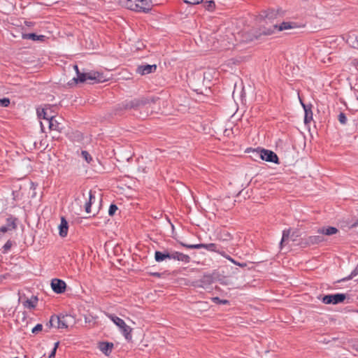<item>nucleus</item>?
Here are the masks:
<instances>
[{"mask_svg":"<svg viewBox=\"0 0 358 358\" xmlns=\"http://www.w3.org/2000/svg\"><path fill=\"white\" fill-rule=\"evenodd\" d=\"M159 98L154 96H140L132 99H126L115 107V114L123 110H133L139 113V117L146 118L152 113L151 105L155 103Z\"/></svg>","mask_w":358,"mask_h":358,"instance_id":"f257e3e1","label":"nucleus"},{"mask_svg":"<svg viewBox=\"0 0 358 358\" xmlns=\"http://www.w3.org/2000/svg\"><path fill=\"white\" fill-rule=\"evenodd\" d=\"M91 203L90 201H87L85 205V211L86 213H90L91 212Z\"/></svg>","mask_w":358,"mask_h":358,"instance_id":"c03bdc74","label":"nucleus"},{"mask_svg":"<svg viewBox=\"0 0 358 358\" xmlns=\"http://www.w3.org/2000/svg\"><path fill=\"white\" fill-rule=\"evenodd\" d=\"M118 208L117 206V205H115V203H111L109 206V209H108V215L110 216H113L115 213V212L117 210Z\"/></svg>","mask_w":358,"mask_h":358,"instance_id":"c9c22d12","label":"nucleus"},{"mask_svg":"<svg viewBox=\"0 0 358 358\" xmlns=\"http://www.w3.org/2000/svg\"><path fill=\"white\" fill-rule=\"evenodd\" d=\"M183 1L187 4L194 5L200 3L203 0H183Z\"/></svg>","mask_w":358,"mask_h":358,"instance_id":"79ce46f5","label":"nucleus"},{"mask_svg":"<svg viewBox=\"0 0 358 358\" xmlns=\"http://www.w3.org/2000/svg\"><path fill=\"white\" fill-rule=\"evenodd\" d=\"M43 330V325L41 324H37L31 330V332L34 334H38L39 331Z\"/></svg>","mask_w":358,"mask_h":358,"instance_id":"ea45409f","label":"nucleus"},{"mask_svg":"<svg viewBox=\"0 0 358 358\" xmlns=\"http://www.w3.org/2000/svg\"><path fill=\"white\" fill-rule=\"evenodd\" d=\"M300 102L301 106L304 110L305 115H304V124H308L313 120V113L312 111L313 105L312 104H306L304 103L301 99H300Z\"/></svg>","mask_w":358,"mask_h":358,"instance_id":"9b49d317","label":"nucleus"},{"mask_svg":"<svg viewBox=\"0 0 358 358\" xmlns=\"http://www.w3.org/2000/svg\"><path fill=\"white\" fill-rule=\"evenodd\" d=\"M338 231V229L335 227H323L322 228L318 229L317 233L321 234L322 236H331L333 234H336Z\"/></svg>","mask_w":358,"mask_h":358,"instance_id":"f3484780","label":"nucleus"},{"mask_svg":"<svg viewBox=\"0 0 358 358\" xmlns=\"http://www.w3.org/2000/svg\"><path fill=\"white\" fill-rule=\"evenodd\" d=\"M17 218L10 215L6 219V226L9 228L10 231L14 230L17 228Z\"/></svg>","mask_w":358,"mask_h":358,"instance_id":"b1692460","label":"nucleus"},{"mask_svg":"<svg viewBox=\"0 0 358 358\" xmlns=\"http://www.w3.org/2000/svg\"><path fill=\"white\" fill-rule=\"evenodd\" d=\"M13 245V242L10 240L7 241V242L3 246V253L6 254L8 250L11 248Z\"/></svg>","mask_w":358,"mask_h":358,"instance_id":"e433bc0d","label":"nucleus"},{"mask_svg":"<svg viewBox=\"0 0 358 358\" xmlns=\"http://www.w3.org/2000/svg\"><path fill=\"white\" fill-rule=\"evenodd\" d=\"M347 295L343 293H336L334 294L319 295L317 299L324 304L337 305L342 303L346 299Z\"/></svg>","mask_w":358,"mask_h":358,"instance_id":"39448f33","label":"nucleus"},{"mask_svg":"<svg viewBox=\"0 0 358 358\" xmlns=\"http://www.w3.org/2000/svg\"><path fill=\"white\" fill-rule=\"evenodd\" d=\"M289 234H290V229H285V230H283L282 239H281V241L280 242V249L282 248L283 243L286 241L288 240Z\"/></svg>","mask_w":358,"mask_h":358,"instance_id":"c85d7f7f","label":"nucleus"},{"mask_svg":"<svg viewBox=\"0 0 358 358\" xmlns=\"http://www.w3.org/2000/svg\"><path fill=\"white\" fill-rule=\"evenodd\" d=\"M358 226V218L351 224V228H355Z\"/></svg>","mask_w":358,"mask_h":358,"instance_id":"09e8293b","label":"nucleus"},{"mask_svg":"<svg viewBox=\"0 0 358 358\" xmlns=\"http://www.w3.org/2000/svg\"><path fill=\"white\" fill-rule=\"evenodd\" d=\"M212 301L217 304H229V301L227 299H221L218 296L212 298Z\"/></svg>","mask_w":358,"mask_h":358,"instance_id":"473e14b6","label":"nucleus"},{"mask_svg":"<svg viewBox=\"0 0 358 358\" xmlns=\"http://www.w3.org/2000/svg\"><path fill=\"white\" fill-rule=\"evenodd\" d=\"M51 287L54 292L57 294H62L66 291V282L58 278H54L51 280Z\"/></svg>","mask_w":358,"mask_h":358,"instance_id":"9d476101","label":"nucleus"},{"mask_svg":"<svg viewBox=\"0 0 358 358\" xmlns=\"http://www.w3.org/2000/svg\"><path fill=\"white\" fill-rule=\"evenodd\" d=\"M38 298L34 296L33 299H27L24 303V306L31 309L34 308L36 306Z\"/></svg>","mask_w":358,"mask_h":358,"instance_id":"bb28decb","label":"nucleus"},{"mask_svg":"<svg viewBox=\"0 0 358 358\" xmlns=\"http://www.w3.org/2000/svg\"><path fill=\"white\" fill-rule=\"evenodd\" d=\"M252 152L254 154V157H259L262 160L277 164L280 163L278 155L272 150L258 148L257 149H254Z\"/></svg>","mask_w":358,"mask_h":358,"instance_id":"7ed1b4c3","label":"nucleus"},{"mask_svg":"<svg viewBox=\"0 0 358 358\" xmlns=\"http://www.w3.org/2000/svg\"><path fill=\"white\" fill-rule=\"evenodd\" d=\"M324 241V238L321 234L317 236H310L301 238L300 245L301 247H310Z\"/></svg>","mask_w":358,"mask_h":358,"instance_id":"6e6552de","label":"nucleus"},{"mask_svg":"<svg viewBox=\"0 0 358 358\" xmlns=\"http://www.w3.org/2000/svg\"><path fill=\"white\" fill-rule=\"evenodd\" d=\"M215 4L213 1H207L205 2V7L209 11H213L215 8Z\"/></svg>","mask_w":358,"mask_h":358,"instance_id":"f704fd0d","label":"nucleus"},{"mask_svg":"<svg viewBox=\"0 0 358 358\" xmlns=\"http://www.w3.org/2000/svg\"><path fill=\"white\" fill-rule=\"evenodd\" d=\"M167 271L163 273L159 272H148V275L156 278H162L164 275L166 274Z\"/></svg>","mask_w":358,"mask_h":358,"instance_id":"58836bf2","label":"nucleus"},{"mask_svg":"<svg viewBox=\"0 0 358 358\" xmlns=\"http://www.w3.org/2000/svg\"><path fill=\"white\" fill-rule=\"evenodd\" d=\"M81 156L85 159L87 163H90L92 161V157L90 155V153L86 150H83L81 152Z\"/></svg>","mask_w":358,"mask_h":358,"instance_id":"72a5a7b5","label":"nucleus"},{"mask_svg":"<svg viewBox=\"0 0 358 358\" xmlns=\"http://www.w3.org/2000/svg\"><path fill=\"white\" fill-rule=\"evenodd\" d=\"M338 120L339 122L343 125L346 124L348 121L346 115L343 112L340 113L339 115H338Z\"/></svg>","mask_w":358,"mask_h":358,"instance_id":"2f4dec72","label":"nucleus"},{"mask_svg":"<svg viewBox=\"0 0 358 358\" xmlns=\"http://www.w3.org/2000/svg\"><path fill=\"white\" fill-rule=\"evenodd\" d=\"M56 317L57 329H68L69 327H73L75 324V319L71 315L59 314L56 315Z\"/></svg>","mask_w":358,"mask_h":358,"instance_id":"0eeeda50","label":"nucleus"},{"mask_svg":"<svg viewBox=\"0 0 358 358\" xmlns=\"http://www.w3.org/2000/svg\"><path fill=\"white\" fill-rule=\"evenodd\" d=\"M219 236L220 239L223 241H229L232 239V236L231 235V234L226 230L221 231Z\"/></svg>","mask_w":358,"mask_h":358,"instance_id":"cd10ccee","label":"nucleus"},{"mask_svg":"<svg viewBox=\"0 0 358 358\" xmlns=\"http://www.w3.org/2000/svg\"><path fill=\"white\" fill-rule=\"evenodd\" d=\"M55 323L57 324V317H56V315H52L50 317L49 322L46 324V326L48 328H51L53 327H57V325H55Z\"/></svg>","mask_w":358,"mask_h":358,"instance_id":"7c9ffc66","label":"nucleus"},{"mask_svg":"<svg viewBox=\"0 0 358 358\" xmlns=\"http://www.w3.org/2000/svg\"><path fill=\"white\" fill-rule=\"evenodd\" d=\"M121 3L127 8L137 12L138 7L137 6L138 3L136 0H121Z\"/></svg>","mask_w":358,"mask_h":358,"instance_id":"aec40b11","label":"nucleus"},{"mask_svg":"<svg viewBox=\"0 0 358 358\" xmlns=\"http://www.w3.org/2000/svg\"><path fill=\"white\" fill-rule=\"evenodd\" d=\"M2 237V234L0 233V239Z\"/></svg>","mask_w":358,"mask_h":358,"instance_id":"4d7b16f0","label":"nucleus"},{"mask_svg":"<svg viewBox=\"0 0 358 358\" xmlns=\"http://www.w3.org/2000/svg\"><path fill=\"white\" fill-rule=\"evenodd\" d=\"M215 273H205L200 279L194 280L192 282V285L194 287L208 288L215 280Z\"/></svg>","mask_w":358,"mask_h":358,"instance_id":"423d86ee","label":"nucleus"},{"mask_svg":"<svg viewBox=\"0 0 358 358\" xmlns=\"http://www.w3.org/2000/svg\"><path fill=\"white\" fill-rule=\"evenodd\" d=\"M69 224L66 220L64 217H61V223L59 225V234L61 237H66L68 234Z\"/></svg>","mask_w":358,"mask_h":358,"instance_id":"dca6fc26","label":"nucleus"},{"mask_svg":"<svg viewBox=\"0 0 358 358\" xmlns=\"http://www.w3.org/2000/svg\"><path fill=\"white\" fill-rule=\"evenodd\" d=\"M58 345H59V342H57L55 343V347L53 348L52 352L49 355V358H54L55 357V354H56V351H57Z\"/></svg>","mask_w":358,"mask_h":358,"instance_id":"a19ab883","label":"nucleus"},{"mask_svg":"<svg viewBox=\"0 0 358 358\" xmlns=\"http://www.w3.org/2000/svg\"><path fill=\"white\" fill-rule=\"evenodd\" d=\"M37 115L39 119H43L49 122V118H52L54 116L49 115L47 112V109L42 108V109H37Z\"/></svg>","mask_w":358,"mask_h":358,"instance_id":"393cba45","label":"nucleus"},{"mask_svg":"<svg viewBox=\"0 0 358 358\" xmlns=\"http://www.w3.org/2000/svg\"><path fill=\"white\" fill-rule=\"evenodd\" d=\"M5 277L3 276V275H0V282H1L3 280V279H4Z\"/></svg>","mask_w":358,"mask_h":358,"instance_id":"6e6d98bb","label":"nucleus"},{"mask_svg":"<svg viewBox=\"0 0 358 358\" xmlns=\"http://www.w3.org/2000/svg\"><path fill=\"white\" fill-rule=\"evenodd\" d=\"M353 64L356 66H358V59H355L353 60Z\"/></svg>","mask_w":358,"mask_h":358,"instance_id":"603ef678","label":"nucleus"},{"mask_svg":"<svg viewBox=\"0 0 358 358\" xmlns=\"http://www.w3.org/2000/svg\"><path fill=\"white\" fill-rule=\"evenodd\" d=\"M202 246H203V248H205L208 251L215 252L218 254L220 252V247L215 243H207V244L202 243Z\"/></svg>","mask_w":358,"mask_h":358,"instance_id":"a878e982","label":"nucleus"},{"mask_svg":"<svg viewBox=\"0 0 358 358\" xmlns=\"http://www.w3.org/2000/svg\"><path fill=\"white\" fill-rule=\"evenodd\" d=\"M278 15V12L275 11L274 10H269L267 11L266 15H265V22L266 24H268V22H271L273 24V20L276 19Z\"/></svg>","mask_w":358,"mask_h":358,"instance_id":"412c9836","label":"nucleus"},{"mask_svg":"<svg viewBox=\"0 0 358 358\" xmlns=\"http://www.w3.org/2000/svg\"><path fill=\"white\" fill-rule=\"evenodd\" d=\"M10 231L9 228H8L6 225L0 227V233L1 234L3 233H6L7 231Z\"/></svg>","mask_w":358,"mask_h":358,"instance_id":"de8ad7c7","label":"nucleus"},{"mask_svg":"<svg viewBox=\"0 0 358 358\" xmlns=\"http://www.w3.org/2000/svg\"><path fill=\"white\" fill-rule=\"evenodd\" d=\"M231 262H232L235 265H237L241 268H244V267L247 266V264L245 262L241 263V262H236L235 259H231Z\"/></svg>","mask_w":358,"mask_h":358,"instance_id":"37998d69","label":"nucleus"},{"mask_svg":"<svg viewBox=\"0 0 358 358\" xmlns=\"http://www.w3.org/2000/svg\"><path fill=\"white\" fill-rule=\"evenodd\" d=\"M76 83H83L89 81L90 84L103 83L107 80L103 73L98 71H90L87 73H78L76 78L73 79Z\"/></svg>","mask_w":358,"mask_h":358,"instance_id":"f03ea898","label":"nucleus"},{"mask_svg":"<svg viewBox=\"0 0 358 358\" xmlns=\"http://www.w3.org/2000/svg\"><path fill=\"white\" fill-rule=\"evenodd\" d=\"M95 200V196L94 194L92 193V191H90L89 192V201H90V203H92L93 202V201Z\"/></svg>","mask_w":358,"mask_h":358,"instance_id":"49530a36","label":"nucleus"},{"mask_svg":"<svg viewBox=\"0 0 358 358\" xmlns=\"http://www.w3.org/2000/svg\"><path fill=\"white\" fill-rule=\"evenodd\" d=\"M278 24H272L268 27L262 26L254 35L256 39L260 38L262 36H270L274 34L277 29Z\"/></svg>","mask_w":358,"mask_h":358,"instance_id":"1a4fd4ad","label":"nucleus"},{"mask_svg":"<svg viewBox=\"0 0 358 358\" xmlns=\"http://www.w3.org/2000/svg\"><path fill=\"white\" fill-rule=\"evenodd\" d=\"M108 317L114 322L115 325H117L120 328L124 338L127 341H131L132 338V329L129 326L127 325V324L122 319H121L120 317H117L114 314H110L108 315Z\"/></svg>","mask_w":358,"mask_h":358,"instance_id":"20e7f679","label":"nucleus"},{"mask_svg":"<svg viewBox=\"0 0 358 358\" xmlns=\"http://www.w3.org/2000/svg\"><path fill=\"white\" fill-rule=\"evenodd\" d=\"M48 124L50 130L61 131V130L62 129V127H61L60 124L57 122L55 117H53L52 118H49Z\"/></svg>","mask_w":358,"mask_h":358,"instance_id":"5701e85b","label":"nucleus"},{"mask_svg":"<svg viewBox=\"0 0 358 358\" xmlns=\"http://www.w3.org/2000/svg\"><path fill=\"white\" fill-rule=\"evenodd\" d=\"M166 259H170V250H165L163 252L161 251H155V259L157 262H161L164 261Z\"/></svg>","mask_w":358,"mask_h":358,"instance_id":"a211bd4d","label":"nucleus"},{"mask_svg":"<svg viewBox=\"0 0 358 358\" xmlns=\"http://www.w3.org/2000/svg\"><path fill=\"white\" fill-rule=\"evenodd\" d=\"M180 244L187 248V249H201V248H203V246H202V243H199V244H187V243H184L182 242H180Z\"/></svg>","mask_w":358,"mask_h":358,"instance_id":"c756f323","label":"nucleus"},{"mask_svg":"<svg viewBox=\"0 0 358 358\" xmlns=\"http://www.w3.org/2000/svg\"><path fill=\"white\" fill-rule=\"evenodd\" d=\"M73 68H74L75 71H76V75L78 73H80L79 69H78V66L77 65H74Z\"/></svg>","mask_w":358,"mask_h":358,"instance_id":"3c124183","label":"nucleus"},{"mask_svg":"<svg viewBox=\"0 0 358 358\" xmlns=\"http://www.w3.org/2000/svg\"><path fill=\"white\" fill-rule=\"evenodd\" d=\"M354 348H355L357 351H358V342H357V344L354 345Z\"/></svg>","mask_w":358,"mask_h":358,"instance_id":"864d4df0","label":"nucleus"},{"mask_svg":"<svg viewBox=\"0 0 358 358\" xmlns=\"http://www.w3.org/2000/svg\"><path fill=\"white\" fill-rule=\"evenodd\" d=\"M157 70L156 64H142L137 67L136 73L141 75H147L155 72Z\"/></svg>","mask_w":358,"mask_h":358,"instance_id":"ddd939ff","label":"nucleus"},{"mask_svg":"<svg viewBox=\"0 0 358 358\" xmlns=\"http://www.w3.org/2000/svg\"><path fill=\"white\" fill-rule=\"evenodd\" d=\"M22 38L23 39H29L32 41H44L46 38V36L44 35H37L35 33H29V34H22Z\"/></svg>","mask_w":358,"mask_h":358,"instance_id":"6ab92c4d","label":"nucleus"},{"mask_svg":"<svg viewBox=\"0 0 358 358\" xmlns=\"http://www.w3.org/2000/svg\"><path fill=\"white\" fill-rule=\"evenodd\" d=\"M136 1H137L138 7L137 12L148 13L151 10L150 0H136Z\"/></svg>","mask_w":358,"mask_h":358,"instance_id":"4468645a","label":"nucleus"},{"mask_svg":"<svg viewBox=\"0 0 358 358\" xmlns=\"http://www.w3.org/2000/svg\"><path fill=\"white\" fill-rule=\"evenodd\" d=\"M170 259H174L187 264L190 262L191 258L189 255L182 252L170 250Z\"/></svg>","mask_w":358,"mask_h":358,"instance_id":"f8f14e48","label":"nucleus"},{"mask_svg":"<svg viewBox=\"0 0 358 358\" xmlns=\"http://www.w3.org/2000/svg\"><path fill=\"white\" fill-rule=\"evenodd\" d=\"M219 254L221 255L222 257H225L226 259H227L228 260H229L230 262L231 259H234L229 255H227L224 251L220 250V252Z\"/></svg>","mask_w":358,"mask_h":358,"instance_id":"a18cd8bd","label":"nucleus"},{"mask_svg":"<svg viewBox=\"0 0 358 358\" xmlns=\"http://www.w3.org/2000/svg\"><path fill=\"white\" fill-rule=\"evenodd\" d=\"M357 312H358V310H357Z\"/></svg>","mask_w":358,"mask_h":358,"instance_id":"13d9d810","label":"nucleus"},{"mask_svg":"<svg viewBox=\"0 0 358 358\" xmlns=\"http://www.w3.org/2000/svg\"><path fill=\"white\" fill-rule=\"evenodd\" d=\"M296 27V22H283L279 25L278 24V27L276 31H281L283 30H287L289 29H292Z\"/></svg>","mask_w":358,"mask_h":358,"instance_id":"4be33fe9","label":"nucleus"},{"mask_svg":"<svg viewBox=\"0 0 358 358\" xmlns=\"http://www.w3.org/2000/svg\"><path fill=\"white\" fill-rule=\"evenodd\" d=\"M114 348V344L108 341L99 343V349L106 356L110 355Z\"/></svg>","mask_w":358,"mask_h":358,"instance_id":"2eb2a0df","label":"nucleus"},{"mask_svg":"<svg viewBox=\"0 0 358 358\" xmlns=\"http://www.w3.org/2000/svg\"><path fill=\"white\" fill-rule=\"evenodd\" d=\"M194 90L195 92H196L197 93H201V94H202V92L199 91V89H194Z\"/></svg>","mask_w":358,"mask_h":358,"instance_id":"5fc2aeb1","label":"nucleus"},{"mask_svg":"<svg viewBox=\"0 0 358 358\" xmlns=\"http://www.w3.org/2000/svg\"><path fill=\"white\" fill-rule=\"evenodd\" d=\"M25 24L27 26V27H31L34 25V22H27V21H25L24 22Z\"/></svg>","mask_w":358,"mask_h":358,"instance_id":"8fccbe9b","label":"nucleus"},{"mask_svg":"<svg viewBox=\"0 0 358 358\" xmlns=\"http://www.w3.org/2000/svg\"><path fill=\"white\" fill-rule=\"evenodd\" d=\"M10 99L8 98L0 99V106L8 107L10 105Z\"/></svg>","mask_w":358,"mask_h":358,"instance_id":"4c0bfd02","label":"nucleus"}]
</instances>
